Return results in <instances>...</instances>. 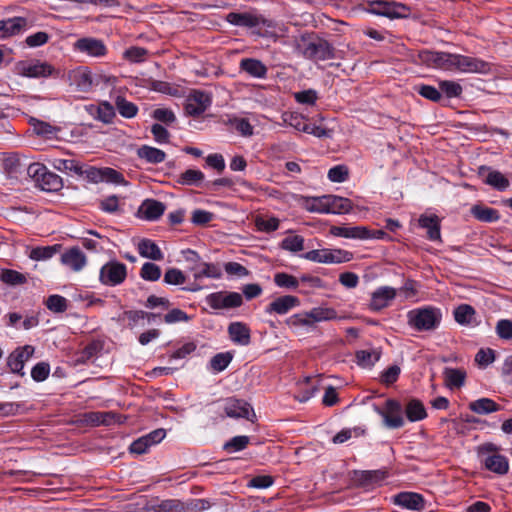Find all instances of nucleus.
<instances>
[{
    "label": "nucleus",
    "mask_w": 512,
    "mask_h": 512,
    "mask_svg": "<svg viewBox=\"0 0 512 512\" xmlns=\"http://www.w3.org/2000/svg\"><path fill=\"white\" fill-rule=\"evenodd\" d=\"M74 47L81 53H85L91 57H102L107 53L104 42L100 39L84 37L78 39Z\"/></svg>",
    "instance_id": "obj_18"
},
{
    "label": "nucleus",
    "mask_w": 512,
    "mask_h": 512,
    "mask_svg": "<svg viewBox=\"0 0 512 512\" xmlns=\"http://www.w3.org/2000/svg\"><path fill=\"white\" fill-rule=\"evenodd\" d=\"M34 347L31 345H25L23 347L16 348L7 358V366L12 373L20 376L24 375L23 368L25 362L28 361L34 354Z\"/></svg>",
    "instance_id": "obj_17"
},
{
    "label": "nucleus",
    "mask_w": 512,
    "mask_h": 512,
    "mask_svg": "<svg viewBox=\"0 0 512 512\" xmlns=\"http://www.w3.org/2000/svg\"><path fill=\"white\" fill-rule=\"evenodd\" d=\"M186 281L184 273L177 268H169L164 274V282L169 285H181Z\"/></svg>",
    "instance_id": "obj_58"
},
{
    "label": "nucleus",
    "mask_w": 512,
    "mask_h": 512,
    "mask_svg": "<svg viewBox=\"0 0 512 512\" xmlns=\"http://www.w3.org/2000/svg\"><path fill=\"white\" fill-rule=\"evenodd\" d=\"M307 210L310 212L329 214L328 195L311 198Z\"/></svg>",
    "instance_id": "obj_57"
},
{
    "label": "nucleus",
    "mask_w": 512,
    "mask_h": 512,
    "mask_svg": "<svg viewBox=\"0 0 512 512\" xmlns=\"http://www.w3.org/2000/svg\"><path fill=\"white\" fill-rule=\"evenodd\" d=\"M147 54V49L133 46L124 51L123 57L131 63H140L145 61Z\"/></svg>",
    "instance_id": "obj_53"
},
{
    "label": "nucleus",
    "mask_w": 512,
    "mask_h": 512,
    "mask_svg": "<svg viewBox=\"0 0 512 512\" xmlns=\"http://www.w3.org/2000/svg\"><path fill=\"white\" fill-rule=\"evenodd\" d=\"M205 301L214 310L232 309L243 304V297L238 292L219 291L207 295Z\"/></svg>",
    "instance_id": "obj_7"
},
{
    "label": "nucleus",
    "mask_w": 512,
    "mask_h": 512,
    "mask_svg": "<svg viewBox=\"0 0 512 512\" xmlns=\"http://www.w3.org/2000/svg\"><path fill=\"white\" fill-rule=\"evenodd\" d=\"M165 210V204L155 199H146L139 207V213L144 219L149 221L159 219L164 214Z\"/></svg>",
    "instance_id": "obj_24"
},
{
    "label": "nucleus",
    "mask_w": 512,
    "mask_h": 512,
    "mask_svg": "<svg viewBox=\"0 0 512 512\" xmlns=\"http://www.w3.org/2000/svg\"><path fill=\"white\" fill-rule=\"evenodd\" d=\"M386 477V470L355 471L353 481L358 486L366 488L382 482Z\"/></svg>",
    "instance_id": "obj_22"
},
{
    "label": "nucleus",
    "mask_w": 512,
    "mask_h": 512,
    "mask_svg": "<svg viewBox=\"0 0 512 512\" xmlns=\"http://www.w3.org/2000/svg\"><path fill=\"white\" fill-rule=\"evenodd\" d=\"M453 69H457L465 73H482L485 74L490 70L487 62L464 55L454 54Z\"/></svg>",
    "instance_id": "obj_15"
},
{
    "label": "nucleus",
    "mask_w": 512,
    "mask_h": 512,
    "mask_svg": "<svg viewBox=\"0 0 512 512\" xmlns=\"http://www.w3.org/2000/svg\"><path fill=\"white\" fill-rule=\"evenodd\" d=\"M475 313V309L471 305L461 304L454 310V319L461 325H469Z\"/></svg>",
    "instance_id": "obj_40"
},
{
    "label": "nucleus",
    "mask_w": 512,
    "mask_h": 512,
    "mask_svg": "<svg viewBox=\"0 0 512 512\" xmlns=\"http://www.w3.org/2000/svg\"><path fill=\"white\" fill-rule=\"evenodd\" d=\"M62 185V179L55 173L48 170L38 184V186L45 191H57L62 187Z\"/></svg>",
    "instance_id": "obj_41"
},
{
    "label": "nucleus",
    "mask_w": 512,
    "mask_h": 512,
    "mask_svg": "<svg viewBox=\"0 0 512 512\" xmlns=\"http://www.w3.org/2000/svg\"><path fill=\"white\" fill-rule=\"evenodd\" d=\"M211 102L209 93L193 90L186 99L185 111L189 116H199L208 109Z\"/></svg>",
    "instance_id": "obj_13"
},
{
    "label": "nucleus",
    "mask_w": 512,
    "mask_h": 512,
    "mask_svg": "<svg viewBox=\"0 0 512 512\" xmlns=\"http://www.w3.org/2000/svg\"><path fill=\"white\" fill-rule=\"evenodd\" d=\"M496 333L501 339H512V321L508 319L499 320L496 324Z\"/></svg>",
    "instance_id": "obj_62"
},
{
    "label": "nucleus",
    "mask_w": 512,
    "mask_h": 512,
    "mask_svg": "<svg viewBox=\"0 0 512 512\" xmlns=\"http://www.w3.org/2000/svg\"><path fill=\"white\" fill-rule=\"evenodd\" d=\"M376 411L383 417L386 427L390 429H397L404 425L402 406L399 401L388 399L385 403V410L376 408Z\"/></svg>",
    "instance_id": "obj_11"
},
{
    "label": "nucleus",
    "mask_w": 512,
    "mask_h": 512,
    "mask_svg": "<svg viewBox=\"0 0 512 512\" xmlns=\"http://www.w3.org/2000/svg\"><path fill=\"white\" fill-rule=\"evenodd\" d=\"M356 359L359 365L370 367L380 359V352L376 350H359L356 352Z\"/></svg>",
    "instance_id": "obj_49"
},
{
    "label": "nucleus",
    "mask_w": 512,
    "mask_h": 512,
    "mask_svg": "<svg viewBox=\"0 0 512 512\" xmlns=\"http://www.w3.org/2000/svg\"><path fill=\"white\" fill-rule=\"evenodd\" d=\"M471 211L473 216L482 222L491 223L497 221L500 218L499 212L496 209L490 207L476 205L472 208Z\"/></svg>",
    "instance_id": "obj_39"
},
{
    "label": "nucleus",
    "mask_w": 512,
    "mask_h": 512,
    "mask_svg": "<svg viewBox=\"0 0 512 512\" xmlns=\"http://www.w3.org/2000/svg\"><path fill=\"white\" fill-rule=\"evenodd\" d=\"M50 373V366L48 363H37L31 370V377L36 382L44 381Z\"/></svg>",
    "instance_id": "obj_64"
},
{
    "label": "nucleus",
    "mask_w": 512,
    "mask_h": 512,
    "mask_svg": "<svg viewBox=\"0 0 512 512\" xmlns=\"http://www.w3.org/2000/svg\"><path fill=\"white\" fill-rule=\"evenodd\" d=\"M485 183L499 191L507 189L510 185L509 180L499 171H490L485 179Z\"/></svg>",
    "instance_id": "obj_44"
},
{
    "label": "nucleus",
    "mask_w": 512,
    "mask_h": 512,
    "mask_svg": "<svg viewBox=\"0 0 512 512\" xmlns=\"http://www.w3.org/2000/svg\"><path fill=\"white\" fill-rule=\"evenodd\" d=\"M419 225L427 230V237L431 241H441L440 220L436 215H421Z\"/></svg>",
    "instance_id": "obj_28"
},
{
    "label": "nucleus",
    "mask_w": 512,
    "mask_h": 512,
    "mask_svg": "<svg viewBox=\"0 0 512 512\" xmlns=\"http://www.w3.org/2000/svg\"><path fill=\"white\" fill-rule=\"evenodd\" d=\"M469 409L474 413L485 415L501 410V406L490 398H480L470 402Z\"/></svg>",
    "instance_id": "obj_31"
},
{
    "label": "nucleus",
    "mask_w": 512,
    "mask_h": 512,
    "mask_svg": "<svg viewBox=\"0 0 512 512\" xmlns=\"http://www.w3.org/2000/svg\"><path fill=\"white\" fill-rule=\"evenodd\" d=\"M140 277L146 281H157L161 277V268L155 263L145 262L140 270Z\"/></svg>",
    "instance_id": "obj_47"
},
{
    "label": "nucleus",
    "mask_w": 512,
    "mask_h": 512,
    "mask_svg": "<svg viewBox=\"0 0 512 512\" xmlns=\"http://www.w3.org/2000/svg\"><path fill=\"white\" fill-rule=\"evenodd\" d=\"M148 512H184V502L178 499L162 500L147 507Z\"/></svg>",
    "instance_id": "obj_33"
},
{
    "label": "nucleus",
    "mask_w": 512,
    "mask_h": 512,
    "mask_svg": "<svg viewBox=\"0 0 512 512\" xmlns=\"http://www.w3.org/2000/svg\"><path fill=\"white\" fill-rule=\"evenodd\" d=\"M221 275V269L217 264L207 262L199 263L194 272L195 279L203 277L218 279Z\"/></svg>",
    "instance_id": "obj_36"
},
{
    "label": "nucleus",
    "mask_w": 512,
    "mask_h": 512,
    "mask_svg": "<svg viewBox=\"0 0 512 512\" xmlns=\"http://www.w3.org/2000/svg\"><path fill=\"white\" fill-rule=\"evenodd\" d=\"M396 295L397 291L395 288L389 286L379 287L371 295L369 308L373 311H380L388 307Z\"/></svg>",
    "instance_id": "obj_19"
},
{
    "label": "nucleus",
    "mask_w": 512,
    "mask_h": 512,
    "mask_svg": "<svg viewBox=\"0 0 512 512\" xmlns=\"http://www.w3.org/2000/svg\"><path fill=\"white\" fill-rule=\"evenodd\" d=\"M349 176L348 168L344 165H337L328 171V178L332 182H344Z\"/></svg>",
    "instance_id": "obj_59"
},
{
    "label": "nucleus",
    "mask_w": 512,
    "mask_h": 512,
    "mask_svg": "<svg viewBox=\"0 0 512 512\" xmlns=\"http://www.w3.org/2000/svg\"><path fill=\"white\" fill-rule=\"evenodd\" d=\"M139 158L146 160L148 163L158 164L165 160L166 154L163 150L143 145L137 150Z\"/></svg>",
    "instance_id": "obj_32"
},
{
    "label": "nucleus",
    "mask_w": 512,
    "mask_h": 512,
    "mask_svg": "<svg viewBox=\"0 0 512 512\" xmlns=\"http://www.w3.org/2000/svg\"><path fill=\"white\" fill-rule=\"evenodd\" d=\"M329 213H348L352 209V202L348 198L328 195Z\"/></svg>",
    "instance_id": "obj_37"
},
{
    "label": "nucleus",
    "mask_w": 512,
    "mask_h": 512,
    "mask_svg": "<svg viewBox=\"0 0 512 512\" xmlns=\"http://www.w3.org/2000/svg\"><path fill=\"white\" fill-rule=\"evenodd\" d=\"M415 90L424 98L433 101L439 102L442 99V94L440 89H437L430 85H418L415 87Z\"/></svg>",
    "instance_id": "obj_56"
},
{
    "label": "nucleus",
    "mask_w": 512,
    "mask_h": 512,
    "mask_svg": "<svg viewBox=\"0 0 512 512\" xmlns=\"http://www.w3.org/2000/svg\"><path fill=\"white\" fill-rule=\"evenodd\" d=\"M367 11L386 17L390 20L407 19L412 14V8L404 3L389 1V0H375L368 2Z\"/></svg>",
    "instance_id": "obj_4"
},
{
    "label": "nucleus",
    "mask_w": 512,
    "mask_h": 512,
    "mask_svg": "<svg viewBox=\"0 0 512 512\" xmlns=\"http://www.w3.org/2000/svg\"><path fill=\"white\" fill-rule=\"evenodd\" d=\"M58 247V245H54L33 248L30 252L29 257L35 261L50 259L53 255H55V253L58 250Z\"/></svg>",
    "instance_id": "obj_51"
},
{
    "label": "nucleus",
    "mask_w": 512,
    "mask_h": 512,
    "mask_svg": "<svg viewBox=\"0 0 512 512\" xmlns=\"http://www.w3.org/2000/svg\"><path fill=\"white\" fill-rule=\"evenodd\" d=\"M138 252L142 257L155 261H160L164 258L158 245L150 239H143L139 242Z\"/></svg>",
    "instance_id": "obj_30"
},
{
    "label": "nucleus",
    "mask_w": 512,
    "mask_h": 512,
    "mask_svg": "<svg viewBox=\"0 0 512 512\" xmlns=\"http://www.w3.org/2000/svg\"><path fill=\"white\" fill-rule=\"evenodd\" d=\"M407 320L409 326L416 331H433L440 325L442 313L436 307L427 306L409 311Z\"/></svg>",
    "instance_id": "obj_2"
},
{
    "label": "nucleus",
    "mask_w": 512,
    "mask_h": 512,
    "mask_svg": "<svg viewBox=\"0 0 512 512\" xmlns=\"http://www.w3.org/2000/svg\"><path fill=\"white\" fill-rule=\"evenodd\" d=\"M283 122L287 125L295 128L298 131L307 130V122L305 121L304 117L298 113H284L282 115Z\"/></svg>",
    "instance_id": "obj_50"
},
{
    "label": "nucleus",
    "mask_w": 512,
    "mask_h": 512,
    "mask_svg": "<svg viewBox=\"0 0 512 512\" xmlns=\"http://www.w3.org/2000/svg\"><path fill=\"white\" fill-rule=\"evenodd\" d=\"M71 84L80 92H89L93 86L91 71L87 67H79L69 73Z\"/></svg>",
    "instance_id": "obj_23"
},
{
    "label": "nucleus",
    "mask_w": 512,
    "mask_h": 512,
    "mask_svg": "<svg viewBox=\"0 0 512 512\" xmlns=\"http://www.w3.org/2000/svg\"><path fill=\"white\" fill-rule=\"evenodd\" d=\"M454 54L423 50L418 53V59L422 64L429 67L452 70Z\"/></svg>",
    "instance_id": "obj_10"
},
{
    "label": "nucleus",
    "mask_w": 512,
    "mask_h": 512,
    "mask_svg": "<svg viewBox=\"0 0 512 512\" xmlns=\"http://www.w3.org/2000/svg\"><path fill=\"white\" fill-rule=\"evenodd\" d=\"M86 110L95 119L103 123H111L115 117L114 107L107 101L100 103L99 105H88Z\"/></svg>",
    "instance_id": "obj_26"
},
{
    "label": "nucleus",
    "mask_w": 512,
    "mask_h": 512,
    "mask_svg": "<svg viewBox=\"0 0 512 512\" xmlns=\"http://www.w3.org/2000/svg\"><path fill=\"white\" fill-rule=\"evenodd\" d=\"M337 317L336 311L331 308L316 307L309 312L297 313L286 319V324L296 328L300 326L312 327L315 322L332 320Z\"/></svg>",
    "instance_id": "obj_5"
},
{
    "label": "nucleus",
    "mask_w": 512,
    "mask_h": 512,
    "mask_svg": "<svg viewBox=\"0 0 512 512\" xmlns=\"http://www.w3.org/2000/svg\"><path fill=\"white\" fill-rule=\"evenodd\" d=\"M232 358L233 356L229 352L216 354L210 360L211 370L217 373L225 370L232 361Z\"/></svg>",
    "instance_id": "obj_48"
},
{
    "label": "nucleus",
    "mask_w": 512,
    "mask_h": 512,
    "mask_svg": "<svg viewBox=\"0 0 512 512\" xmlns=\"http://www.w3.org/2000/svg\"><path fill=\"white\" fill-rule=\"evenodd\" d=\"M115 105L120 115L125 118H133L138 112V107L134 103L121 96L116 98Z\"/></svg>",
    "instance_id": "obj_45"
},
{
    "label": "nucleus",
    "mask_w": 512,
    "mask_h": 512,
    "mask_svg": "<svg viewBox=\"0 0 512 512\" xmlns=\"http://www.w3.org/2000/svg\"><path fill=\"white\" fill-rule=\"evenodd\" d=\"M439 89L441 94L444 93L448 98L459 97L463 90L459 83L450 80L440 81Z\"/></svg>",
    "instance_id": "obj_52"
},
{
    "label": "nucleus",
    "mask_w": 512,
    "mask_h": 512,
    "mask_svg": "<svg viewBox=\"0 0 512 512\" xmlns=\"http://www.w3.org/2000/svg\"><path fill=\"white\" fill-rule=\"evenodd\" d=\"M300 305V299L293 295H284L273 300L267 307L266 312L276 314H286L291 309Z\"/></svg>",
    "instance_id": "obj_21"
},
{
    "label": "nucleus",
    "mask_w": 512,
    "mask_h": 512,
    "mask_svg": "<svg viewBox=\"0 0 512 512\" xmlns=\"http://www.w3.org/2000/svg\"><path fill=\"white\" fill-rule=\"evenodd\" d=\"M230 339L239 345L246 346L250 343V329L242 322H233L228 326Z\"/></svg>",
    "instance_id": "obj_27"
},
{
    "label": "nucleus",
    "mask_w": 512,
    "mask_h": 512,
    "mask_svg": "<svg viewBox=\"0 0 512 512\" xmlns=\"http://www.w3.org/2000/svg\"><path fill=\"white\" fill-rule=\"evenodd\" d=\"M297 48L305 58L313 61H325L335 57L334 47L316 35L302 36Z\"/></svg>",
    "instance_id": "obj_1"
},
{
    "label": "nucleus",
    "mask_w": 512,
    "mask_h": 512,
    "mask_svg": "<svg viewBox=\"0 0 512 512\" xmlns=\"http://www.w3.org/2000/svg\"><path fill=\"white\" fill-rule=\"evenodd\" d=\"M63 265L73 271H80L86 265V256L78 247H72L61 255Z\"/></svg>",
    "instance_id": "obj_25"
},
{
    "label": "nucleus",
    "mask_w": 512,
    "mask_h": 512,
    "mask_svg": "<svg viewBox=\"0 0 512 512\" xmlns=\"http://www.w3.org/2000/svg\"><path fill=\"white\" fill-rule=\"evenodd\" d=\"M0 280L10 286L22 285L27 282L24 274L12 269H3L0 273Z\"/></svg>",
    "instance_id": "obj_42"
},
{
    "label": "nucleus",
    "mask_w": 512,
    "mask_h": 512,
    "mask_svg": "<svg viewBox=\"0 0 512 512\" xmlns=\"http://www.w3.org/2000/svg\"><path fill=\"white\" fill-rule=\"evenodd\" d=\"M45 305L53 313H63L68 309L67 299L58 294L50 295Z\"/></svg>",
    "instance_id": "obj_46"
},
{
    "label": "nucleus",
    "mask_w": 512,
    "mask_h": 512,
    "mask_svg": "<svg viewBox=\"0 0 512 512\" xmlns=\"http://www.w3.org/2000/svg\"><path fill=\"white\" fill-rule=\"evenodd\" d=\"M481 464L489 471L505 475L509 471V462L506 456L498 453V447L493 443H485L477 449Z\"/></svg>",
    "instance_id": "obj_3"
},
{
    "label": "nucleus",
    "mask_w": 512,
    "mask_h": 512,
    "mask_svg": "<svg viewBox=\"0 0 512 512\" xmlns=\"http://www.w3.org/2000/svg\"><path fill=\"white\" fill-rule=\"evenodd\" d=\"M240 69L255 78H265L267 74V67L260 60L254 58L242 59Z\"/></svg>",
    "instance_id": "obj_29"
},
{
    "label": "nucleus",
    "mask_w": 512,
    "mask_h": 512,
    "mask_svg": "<svg viewBox=\"0 0 512 512\" xmlns=\"http://www.w3.org/2000/svg\"><path fill=\"white\" fill-rule=\"evenodd\" d=\"M15 71L20 76L40 78L52 75L54 68L49 63L39 60L19 61L15 65Z\"/></svg>",
    "instance_id": "obj_9"
},
{
    "label": "nucleus",
    "mask_w": 512,
    "mask_h": 512,
    "mask_svg": "<svg viewBox=\"0 0 512 512\" xmlns=\"http://www.w3.org/2000/svg\"><path fill=\"white\" fill-rule=\"evenodd\" d=\"M281 247L291 252H299L304 248V238L299 235L288 236L282 240Z\"/></svg>",
    "instance_id": "obj_55"
},
{
    "label": "nucleus",
    "mask_w": 512,
    "mask_h": 512,
    "mask_svg": "<svg viewBox=\"0 0 512 512\" xmlns=\"http://www.w3.org/2000/svg\"><path fill=\"white\" fill-rule=\"evenodd\" d=\"M393 502L408 510L422 511L425 508L423 496L415 492H400L393 497Z\"/></svg>",
    "instance_id": "obj_20"
},
{
    "label": "nucleus",
    "mask_w": 512,
    "mask_h": 512,
    "mask_svg": "<svg viewBox=\"0 0 512 512\" xmlns=\"http://www.w3.org/2000/svg\"><path fill=\"white\" fill-rule=\"evenodd\" d=\"M495 360V351L493 349H480L476 356L475 362L481 367H487Z\"/></svg>",
    "instance_id": "obj_63"
},
{
    "label": "nucleus",
    "mask_w": 512,
    "mask_h": 512,
    "mask_svg": "<svg viewBox=\"0 0 512 512\" xmlns=\"http://www.w3.org/2000/svg\"><path fill=\"white\" fill-rule=\"evenodd\" d=\"M211 507V504L206 499H191L184 503V512H202Z\"/></svg>",
    "instance_id": "obj_60"
},
{
    "label": "nucleus",
    "mask_w": 512,
    "mask_h": 512,
    "mask_svg": "<svg viewBox=\"0 0 512 512\" xmlns=\"http://www.w3.org/2000/svg\"><path fill=\"white\" fill-rule=\"evenodd\" d=\"M53 167L61 172H73L77 175H84L83 167L80 163L73 159H60L53 160Z\"/></svg>",
    "instance_id": "obj_38"
},
{
    "label": "nucleus",
    "mask_w": 512,
    "mask_h": 512,
    "mask_svg": "<svg viewBox=\"0 0 512 512\" xmlns=\"http://www.w3.org/2000/svg\"><path fill=\"white\" fill-rule=\"evenodd\" d=\"M224 411L231 418H245L251 422L256 419L252 406L243 399L228 398L225 402Z\"/></svg>",
    "instance_id": "obj_14"
},
{
    "label": "nucleus",
    "mask_w": 512,
    "mask_h": 512,
    "mask_svg": "<svg viewBox=\"0 0 512 512\" xmlns=\"http://www.w3.org/2000/svg\"><path fill=\"white\" fill-rule=\"evenodd\" d=\"M445 384L450 389L460 388L465 383L466 372L462 369L448 368L444 369Z\"/></svg>",
    "instance_id": "obj_34"
},
{
    "label": "nucleus",
    "mask_w": 512,
    "mask_h": 512,
    "mask_svg": "<svg viewBox=\"0 0 512 512\" xmlns=\"http://www.w3.org/2000/svg\"><path fill=\"white\" fill-rule=\"evenodd\" d=\"M49 39L50 36L48 33L44 31H39L26 37L25 43L28 47L34 48L46 44L49 41Z\"/></svg>",
    "instance_id": "obj_61"
},
{
    "label": "nucleus",
    "mask_w": 512,
    "mask_h": 512,
    "mask_svg": "<svg viewBox=\"0 0 512 512\" xmlns=\"http://www.w3.org/2000/svg\"><path fill=\"white\" fill-rule=\"evenodd\" d=\"M34 25L28 17L16 16L0 20V39H6L20 34Z\"/></svg>",
    "instance_id": "obj_12"
},
{
    "label": "nucleus",
    "mask_w": 512,
    "mask_h": 512,
    "mask_svg": "<svg viewBox=\"0 0 512 512\" xmlns=\"http://www.w3.org/2000/svg\"><path fill=\"white\" fill-rule=\"evenodd\" d=\"M127 277L126 265L118 261H109L100 269L99 280L107 286H117Z\"/></svg>",
    "instance_id": "obj_8"
},
{
    "label": "nucleus",
    "mask_w": 512,
    "mask_h": 512,
    "mask_svg": "<svg viewBox=\"0 0 512 512\" xmlns=\"http://www.w3.org/2000/svg\"><path fill=\"white\" fill-rule=\"evenodd\" d=\"M406 417L411 422L423 420L427 417V413L423 403L418 399H411L405 409Z\"/></svg>",
    "instance_id": "obj_35"
},
{
    "label": "nucleus",
    "mask_w": 512,
    "mask_h": 512,
    "mask_svg": "<svg viewBox=\"0 0 512 512\" xmlns=\"http://www.w3.org/2000/svg\"><path fill=\"white\" fill-rule=\"evenodd\" d=\"M274 282L277 286L287 289H296L299 286V281L295 276L284 272L276 273Z\"/></svg>",
    "instance_id": "obj_54"
},
{
    "label": "nucleus",
    "mask_w": 512,
    "mask_h": 512,
    "mask_svg": "<svg viewBox=\"0 0 512 512\" xmlns=\"http://www.w3.org/2000/svg\"><path fill=\"white\" fill-rule=\"evenodd\" d=\"M303 257L318 263H344L353 259V254L342 249H317L306 252Z\"/></svg>",
    "instance_id": "obj_6"
},
{
    "label": "nucleus",
    "mask_w": 512,
    "mask_h": 512,
    "mask_svg": "<svg viewBox=\"0 0 512 512\" xmlns=\"http://www.w3.org/2000/svg\"><path fill=\"white\" fill-rule=\"evenodd\" d=\"M205 176L200 170L188 169L179 175L177 182L182 185L198 186Z\"/></svg>",
    "instance_id": "obj_43"
},
{
    "label": "nucleus",
    "mask_w": 512,
    "mask_h": 512,
    "mask_svg": "<svg viewBox=\"0 0 512 512\" xmlns=\"http://www.w3.org/2000/svg\"><path fill=\"white\" fill-rule=\"evenodd\" d=\"M227 21L233 25L236 26H242V27H257V26H264L271 28L273 27V23L271 20H268L264 18L261 15H256L252 13H236L231 12L227 15Z\"/></svg>",
    "instance_id": "obj_16"
}]
</instances>
